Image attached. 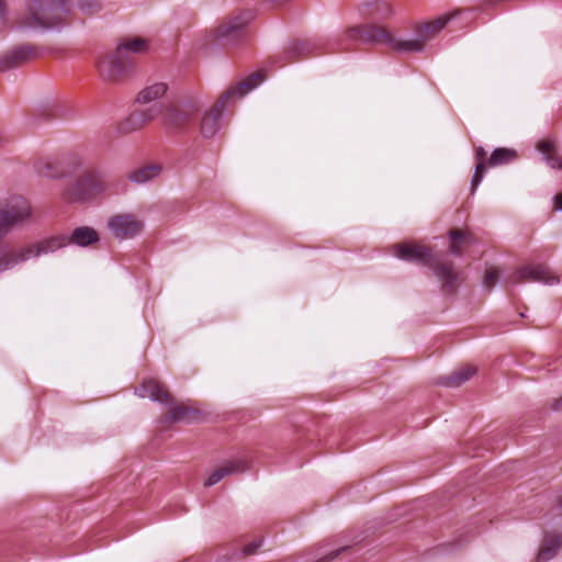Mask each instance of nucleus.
Instances as JSON below:
<instances>
[{
    "label": "nucleus",
    "mask_w": 562,
    "mask_h": 562,
    "mask_svg": "<svg viewBox=\"0 0 562 562\" xmlns=\"http://www.w3.org/2000/svg\"><path fill=\"white\" fill-rule=\"evenodd\" d=\"M370 2L368 3H363L360 8V12L362 15H366V16H372L373 13L375 12V8L373 5L371 7H368Z\"/></svg>",
    "instance_id": "72a5a7b5"
},
{
    "label": "nucleus",
    "mask_w": 562,
    "mask_h": 562,
    "mask_svg": "<svg viewBox=\"0 0 562 562\" xmlns=\"http://www.w3.org/2000/svg\"><path fill=\"white\" fill-rule=\"evenodd\" d=\"M475 371L476 370L473 366H463L459 368L457 371H454L452 374L448 375L446 378L445 383L448 386H459L465 381H468L475 373Z\"/></svg>",
    "instance_id": "5701e85b"
},
{
    "label": "nucleus",
    "mask_w": 562,
    "mask_h": 562,
    "mask_svg": "<svg viewBox=\"0 0 562 562\" xmlns=\"http://www.w3.org/2000/svg\"><path fill=\"white\" fill-rule=\"evenodd\" d=\"M392 254L402 260L422 262L432 269L446 293L454 292L460 284V274L454 271L453 265L437 259L431 249L423 244L400 243L392 247Z\"/></svg>",
    "instance_id": "7ed1b4c3"
},
{
    "label": "nucleus",
    "mask_w": 562,
    "mask_h": 562,
    "mask_svg": "<svg viewBox=\"0 0 562 562\" xmlns=\"http://www.w3.org/2000/svg\"><path fill=\"white\" fill-rule=\"evenodd\" d=\"M137 392L140 397H149L166 404L171 402L168 390L155 379L145 380Z\"/></svg>",
    "instance_id": "4468645a"
},
{
    "label": "nucleus",
    "mask_w": 562,
    "mask_h": 562,
    "mask_svg": "<svg viewBox=\"0 0 562 562\" xmlns=\"http://www.w3.org/2000/svg\"><path fill=\"white\" fill-rule=\"evenodd\" d=\"M67 0H29L26 11L15 20L19 27L49 29L69 21Z\"/></svg>",
    "instance_id": "20e7f679"
},
{
    "label": "nucleus",
    "mask_w": 562,
    "mask_h": 562,
    "mask_svg": "<svg viewBox=\"0 0 562 562\" xmlns=\"http://www.w3.org/2000/svg\"><path fill=\"white\" fill-rule=\"evenodd\" d=\"M191 411L186 405H176L171 407L165 415L167 422L175 423L188 419L190 417Z\"/></svg>",
    "instance_id": "bb28decb"
},
{
    "label": "nucleus",
    "mask_w": 562,
    "mask_h": 562,
    "mask_svg": "<svg viewBox=\"0 0 562 562\" xmlns=\"http://www.w3.org/2000/svg\"><path fill=\"white\" fill-rule=\"evenodd\" d=\"M538 149L546 155L547 162L552 168L562 169V157L555 151V146L550 140H542L538 145Z\"/></svg>",
    "instance_id": "b1692460"
},
{
    "label": "nucleus",
    "mask_w": 562,
    "mask_h": 562,
    "mask_svg": "<svg viewBox=\"0 0 562 562\" xmlns=\"http://www.w3.org/2000/svg\"><path fill=\"white\" fill-rule=\"evenodd\" d=\"M485 150L483 147H477L476 150H475V157H476V167H475V172H474V176H473V179H472V191H474L477 186L481 183L483 177H484V172H485V162H484V158H485Z\"/></svg>",
    "instance_id": "393cba45"
},
{
    "label": "nucleus",
    "mask_w": 562,
    "mask_h": 562,
    "mask_svg": "<svg viewBox=\"0 0 562 562\" xmlns=\"http://www.w3.org/2000/svg\"><path fill=\"white\" fill-rule=\"evenodd\" d=\"M560 506L562 507V497H561V499H560Z\"/></svg>",
    "instance_id": "4c0bfd02"
},
{
    "label": "nucleus",
    "mask_w": 562,
    "mask_h": 562,
    "mask_svg": "<svg viewBox=\"0 0 562 562\" xmlns=\"http://www.w3.org/2000/svg\"><path fill=\"white\" fill-rule=\"evenodd\" d=\"M148 48V43L143 37H125L116 47L119 50V54H122L123 56L130 57V53H143L146 52Z\"/></svg>",
    "instance_id": "6ab92c4d"
},
{
    "label": "nucleus",
    "mask_w": 562,
    "mask_h": 562,
    "mask_svg": "<svg viewBox=\"0 0 562 562\" xmlns=\"http://www.w3.org/2000/svg\"><path fill=\"white\" fill-rule=\"evenodd\" d=\"M348 548L347 547H342L340 549H337L333 552H330L329 554L325 555L323 559H321L319 561L317 562H328L333 559H335L338 554H340L341 552H345Z\"/></svg>",
    "instance_id": "473e14b6"
},
{
    "label": "nucleus",
    "mask_w": 562,
    "mask_h": 562,
    "mask_svg": "<svg viewBox=\"0 0 562 562\" xmlns=\"http://www.w3.org/2000/svg\"><path fill=\"white\" fill-rule=\"evenodd\" d=\"M108 177L95 169L86 170L67 187L64 199L68 202H86L109 190Z\"/></svg>",
    "instance_id": "423d86ee"
},
{
    "label": "nucleus",
    "mask_w": 562,
    "mask_h": 562,
    "mask_svg": "<svg viewBox=\"0 0 562 562\" xmlns=\"http://www.w3.org/2000/svg\"><path fill=\"white\" fill-rule=\"evenodd\" d=\"M248 468L247 462L244 460L227 461L223 465L216 468L206 479L204 485L212 486L222 481L225 476L237 472H244Z\"/></svg>",
    "instance_id": "dca6fc26"
},
{
    "label": "nucleus",
    "mask_w": 562,
    "mask_h": 562,
    "mask_svg": "<svg viewBox=\"0 0 562 562\" xmlns=\"http://www.w3.org/2000/svg\"><path fill=\"white\" fill-rule=\"evenodd\" d=\"M288 55L297 54L299 56H307L310 54V43H296L286 52Z\"/></svg>",
    "instance_id": "c756f323"
},
{
    "label": "nucleus",
    "mask_w": 562,
    "mask_h": 562,
    "mask_svg": "<svg viewBox=\"0 0 562 562\" xmlns=\"http://www.w3.org/2000/svg\"><path fill=\"white\" fill-rule=\"evenodd\" d=\"M131 58L119 54V50L102 56L97 66L100 76L109 82H119L124 79L131 67Z\"/></svg>",
    "instance_id": "0eeeda50"
},
{
    "label": "nucleus",
    "mask_w": 562,
    "mask_h": 562,
    "mask_svg": "<svg viewBox=\"0 0 562 562\" xmlns=\"http://www.w3.org/2000/svg\"><path fill=\"white\" fill-rule=\"evenodd\" d=\"M196 112L198 105L194 103L167 106L166 114L162 117V124L171 128L182 127L192 121Z\"/></svg>",
    "instance_id": "ddd939ff"
},
{
    "label": "nucleus",
    "mask_w": 562,
    "mask_h": 562,
    "mask_svg": "<svg viewBox=\"0 0 562 562\" xmlns=\"http://www.w3.org/2000/svg\"><path fill=\"white\" fill-rule=\"evenodd\" d=\"M450 249L454 255L460 256L463 248L473 241V236L470 232L453 228L450 231Z\"/></svg>",
    "instance_id": "aec40b11"
},
{
    "label": "nucleus",
    "mask_w": 562,
    "mask_h": 562,
    "mask_svg": "<svg viewBox=\"0 0 562 562\" xmlns=\"http://www.w3.org/2000/svg\"><path fill=\"white\" fill-rule=\"evenodd\" d=\"M266 76L262 71H256L244 79L238 85L231 87L226 91H224L214 105L203 115L200 124V132L203 137L211 138L213 137L220 130V120L223 111L226 109L227 104L235 97H244L252 89L258 87L263 80Z\"/></svg>",
    "instance_id": "39448f33"
},
{
    "label": "nucleus",
    "mask_w": 562,
    "mask_h": 562,
    "mask_svg": "<svg viewBox=\"0 0 562 562\" xmlns=\"http://www.w3.org/2000/svg\"><path fill=\"white\" fill-rule=\"evenodd\" d=\"M144 105V108L133 111L124 121L120 123L119 130L121 133L128 134L134 131H138L156 117L161 116L162 119L166 114L167 106L160 102H154Z\"/></svg>",
    "instance_id": "6e6552de"
},
{
    "label": "nucleus",
    "mask_w": 562,
    "mask_h": 562,
    "mask_svg": "<svg viewBox=\"0 0 562 562\" xmlns=\"http://www.w3.org/2000/svg\"><path fill=\"white\" fill-rule=\"evenodd\" d=\"M498 277H499V271L496 268L491 267V268L486 269L485 274H484V286L486 289L493 288L494 284L497 282Z\"/></svg>",
    "instance_id": "c85d7f7f"
},
{
    "label": "nucleus",
    "mask_w": 562,
    "mask_h": 562,
    "mask_svg": "<svg viewBox=\"0 0 562 562\" xmlns=\"http://www.w3.org/2000/svg\"><path fill=\"white\" fill-rule=\"evenodd\" d=\"M254 19L250 10L240 11L228 16L216 30L217 38L223 43H233L245 34L247 24Z\"/></svg>",
    "instance_id": "1a4fd4ad"
},
{
    "label": "nucleus",
    "mask_w": 562,
    "mask_h": 562,
    "mask_svg": "<svg viewBox=\"0 0 562 562\" xmlns=\"http://www.w3.org/2000/svg\"><path fill=\"white\" fill-rule=\"evenodd\" d=\"M167 91L165 83H154L143 89L137 97V101L142 104L154 103L157 99L161 98Z\"/></svg>",
    "instance_id": "4be33fe9"
},
{
    "label": "nucleus",
    "mask_w": 562,
    "mask_h": 562,
    "mask_svg": "<svg viewBox=\"0 0 562 562\" xmlns=\"http://www.w3.org/2000/svg\"><path fill=\"white\" fill-rule=\"evenodd\" d=\"M261 546V541H254L245 546L244 553L246 555L254 554L257 552L258 548Z\"/></svg>",
    "instance_id": "2f4dec72"
},
{
    "label": "nucleus",
    "mask_w": 562,
    "mask_h": 562,
    "mask_svg": "<svg viewBox=\"0 0 562 562\" xmlns=\"http://www.w3.org/2000/svg\"><path fill=\"white\" fill-rule=\"evenodd\" d=\"M517 156L516 151L513 150V149H508V148H496L490 159H488V165L490 166H498V165H503V164H507L509 161H512L513 159H515Z\"/></svg>",
    "instance_id": "a878e982"
},
{
    "label": "nucleus",
    "mask_w": 562,
    "mask_h": 562,
    "mask_svg": "<svg viewBox=\"0 0 562 562\" xmlns=\"http://www.w3.org/2000/svg\"><path fill=\"white\" fill-rule=\"evenodd\" d=\"M108 226L115 237L132 238L143 231L144 223L132 213H122L111 216Z\"/></svg>",
    "instance_id": "9b49d317"
},
{
    "label": "nucleus",
    "mask_w": 562,
    "mask_h": 562,
    "mask_svg": "<svg viewBox=\"0 0 562 562\" xmlns=\"http://www.w3.org/2000/svg\"><path fill=\"white\" fill-rule=\"evenodd\" d=\"M31 215V204L22 196L14 198L9 203L0 206V239L4 237L16 224L30 218ZM65 240L66 239L61 237L44 239L20 250L0 252V271L10 269L32 257L53 252L57 250L60 245L66 243Z\"/></svg>",
    "instance_id": "f03ea898"
},
{
    "label": "nucleus",
    "mask_w": 562,
    "mask_h": 562,
    "mask_svg": "<svg viewBox=\"0 0 562 562\" xmlns=\"http://www.w3.org/2000/svg\"><path fill=\"white\" fill-rule=\"evenodd\" d=\"M161 169L162 168L159 164H147L131 171L127 178L137 184H143L158 177Z\"/></svg>",
    "instance_id": "a211bd4d"
},
{
    "label": "nucleus",
    "mask_w": 562,
    "mask_h": 562,
    "mask_svg": "<svg viewBox=\"0 0 562 562\" xmlns=\"http://www.w3.org/2000/svg\"><path fill=\"white\" fill-rule=\"evenodd\" d=\"M40 55L38 49L33 45H21L0 56V71L19 67Z\"/></svg>",
    "instance_id": "f8f14e48"
},
{
    "label": "nucleus",
    "mask_w": 562,
    "mask_h": 562,
    "mask_svg": "<svg viewBox=\"0 0 562 562\" xmlns=\"http://www.w3.org/2000/svg\"><path fill=\"white\" fill-rule=\"evenodd\" d=\"M371 5L375 8V12L372 16H378L379 19H387L392 15V8L386 1L375 0L368 4V7Z\"/></svg>",
    "instance_id": "cd10ccee"
},
{
    "label": "nucleus",
    "mask_w": 562,
    "mask_h": 562,
    "mask_svg": "<svg viewBox=\"0 0 562 562\" xmlns=\"http://www.w3.org/2000/svg\"><path fill=\"white\" fill-rule=\"evenodd\" d=\"M554 205L557 209L562 210V193L554 196Z\"/></svg>",
    "instance_id": "f704fd0d"
},
{
    "label": "nucleus",
    "mask_w": 562,
    "mask_h": 562,
    "mask_svg": "<svg viewBox=\"0 0 562 562\" xmlns=\"http://www.w3.org/2000/svg\"><path fill=\"white\" fill-rule=\"evenodd\" d=\"M65 238L66 243H64L63 245H60L57 249L70 244V243H74L78 246H88V245H91L95 241L99 240V235L98 233L91 228V227H88V226H82V227H78L76 228L70 236H67V235H59V236H54V237H50L49 239H54V238Z\"/></svg>",
    "instance_id": "2eb2a0df"
},
{
    "label": "nucleus",
    "mask_w": 562,
    "mask_h": 562,
    "mask_svg": "<svg viewBox=\"0 0 562 562\" xmlns=\"http://www.w3.org/2000/svg\"><path fill=\"white\" fill-rule=\"evenodd\" d=\"M454 16V13L445 14L422 24L416 29L417 38L397 40L385 27L379 25H363L350 27L345 32L341 38H337L335 44L340 49H350L349 41H361L364 43L385 44L396 52H422L427 41L436 36Z\"/></svg>",
    "instance_id": "f257e3e1"
},
{
    "label": "nucleus",
    "mask_w": 562,
    "mask_h": 562,
    "mask_svg": "<svg viewBox=\"0 0 562 562\" xmlns=\"http://www.w3.org/2000/svg\"><path fill=\"white\" fill-rule=\"evenodd\" d=\"M79 8L87 15L93 14L100 10V5L97 1L81 2Z\"/></svg>",
    "instance_id": "7c9ffc66"
},
{
    "label": "nucleus",
    "mask_w": 562,
    "mask_h": 562,
    "mask_svg": "<svg viewBox=\"0 0 562 562\" xmlns=\"http://www.w3.org/2000/svg\"><path fill=\"white\" fill-rule=\"evenodd\" d=\"M513 284L521 282H543L553 284L559 282L558 276L546 265H527L516 269L508 278Z\"/></svg>",
    "instance_id": "9d476101"
},
{
    "label": "nucleus",
    "mask_w": 562,
    "mask_h": 562,
    "mask_svg": "<svg viewBox=\"0 0 562 562\" xmlns=\"http://www.w3.org/2000/svg\"><path fill=\"white\" fill-rule=\"evenodd\" d=\"M4 23V4L3 0H0V25Z\"/></svg>",
    "instance_id": "c9c22d12"
},
{
    "label": "nucleus",
    "mask_w": 562,
    "mask_h": 562,
    "mask_svg": "<svg viewBox=\"0 0 562 562\" xmlns=\"http://www.w3.org/2000/svg\"><path fill=\"white\" fill-rule=\"evenodd\" d=\"M34 170L41 177L56 179L64 177V170L58 161L50 157H40L34 161Z\"/></svg>",
    "instance_id": "f3484780"
},
{
    "label": "nucleus",
    "mask_w": 562,
    "mask_h": 562,
    "mask_svg": "<svg viewBox=\"0 0 562 562\" xmlns=\"http://www.w3.org/2000/svg\"><path fill=\"white\" fill-rule=\"evenodd\" d=\"M562 546L561 538L559 536H547L537 555L538 562H547L551 560Z\"/></svg>",
    "instance_id": "412c9836"
},
{
    "label": "nucleus",
    "mask_w": 562,
    "mask_h": 562,
    "mask_svg": "<svg viewBox=\"0 0 562 562\" xmlns=\"http://www.w3.org/2000/svg\"><path fill=\"white\" fill-rule=\"evenodd\" d=\"M562 407V397L557 402V408Z\"/></svg>",
    "instance_id": "e433bc0d"
}]
</instances>
